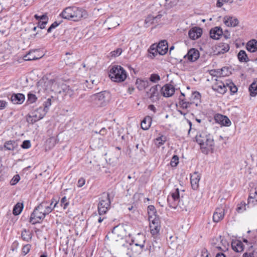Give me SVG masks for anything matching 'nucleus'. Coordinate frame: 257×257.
Listing matches in <instances>:
<instances>
[{"mask_svg": "<svg viewBox=\"0 0 257 257\" xmlns=\"http://www.w3.org/2000/svg\"><path fill=\"white\" fill-rule=\"evenodd\" d=\"M53 203V201L50 203L47 201H44L40 203L34 208L31 213L30 222L32 224L40 223L41 221L43 220L47 215L52 211L58 203L56 202L52 207Z\"/></svg>", "mask_w": 257, "mask_h": 257, "instance_id": "nucleus-1", "label": "nucleus"}, {"mask_svg": "<svg viewBox=\"0 0 257 257\" xmlns=\"http://www.w3.org/2000/svg\"><path fill=\"white\" fill-rule=\"evenodd\" d=\"M59 16L64 19L77 22L83 18H86L87 13L82 8L72 6L64 9Z\"/></svg>", "mask_w": 257, "mask_h": 257, "instance_id": "nucleus-2", "label": "nucleus"}, {"mask_svg": "<svg viewBox=\"0 0 257 257\" xmlns=\"http://www.w3.org/2000/svg\"><path fill=\"white\" fill-rule=\"evenodd\" d=\"M196 142L200 145L202 152L207 153L209 150L213 149L214 145L212 136L206 132L202 131L196 136Z\"/></svg>", "mask_w": 257, "mask_h": 257, "instance_id": "nucleus-3", "label": "nucleus"}, {"mask_svg": "<svg viewBox=\"0 0 257 257\" xmlns=\"http://www.w3.org/2000/svg\"><path fill=\"white\" fill-rule=\"evenodd\" d=\"M167 202L170 207L174 209H186V205L184 204L182 198L180 196L179 189H175L168 196Z\"/></svg>", "mask_w": 257, "mask_h": 257, "instance_id": "nucleus-4", "label": "nucleus"}, {"mask_svg": "<svg viewBox=\"0 0 257 257\" xmlns=\"http://www.w3.org/2000/svg\"><path fill=\"white\" fill-rule=\"evenodd\" d=\"M109 76L112 81L121 82L125 80L127 74L125 70L121 66L114 65L109 70Z\"/></svg>", "mask_w": 257, "mask_h": 257, "instance_id": "nucleus-5", "label": "nucleus"}, {"mask_svg": "<svg viewBox=\"0 0 257 257\" xmlns=\"http://www.w3.org/2000/svg\"><path fill=\"white\" fill-rule=\"evenodd\" d=\"M126 235L125 229L122 225H118L113 227L112 231L108 233L106 237L112 241H118L123 239Z\"/></svg>", "mask_w": 257, "mask_h": 257, "instance_id": "nucleus-6", "label": "nucleus"}, {"mask_svg": "<svg viewBox=\"0 0 257 257\" xmlns=\"http://www.w3.org/2000/svg\"><path fill=\"white\" fill-rule=\"evenodd\" d=\"M110 204V194L103 193L98 205V210L100 216L105 214L108 211Z\"/></svg>", "mask_w": 257, "mask_h": 257, "instance_id": "nucleus-7", "label": "nucleus"}, {"mask_svg": "<svg viewBox=\"0 0 257 257\" xmlns=\"http://www.w3.org/2000/svg\"><path fill=\"white\" fill-rule=\"evenodd\" d=\"M109 95L106 91H102L91 95L89 100L98 106H102L106 103V97Z\"/></svg>", "mask_w": 257, "mask_h": 257, "instance_id": "nucleus-8", "label": "nucleus"}, {"mask_svg": "<svg viewBox=\"0 0 257 257\" xmlns=\"http://www.w3.org/2000/svg\"><path fill=\"white\" fill-rule=\"evenodd\" d=\"M160 91H161L160 85L157 84L154 85L146 92V96L152 102H157L160 99Z\"/></svg>", "mask_w": 257, "mask_h": 257, "instance_id": "nucleus-9", "label": "nucleus"}, {"mask_svg": "<svg viewBox=\"0 0 257 257\" xmlns=\"http://www.w3.org/2000/svg\"><path fill=\"white\" fill-rule=\"evenodd\" d=\"M122 246L127 248L126 254L129 257H134L140 254L144 248L136 246V244L130 242L126 244H123Z\"/></svg>", "mask_w": 257, "mask_h": 257, "instance_id": "nucleus-10", "label": "nucleus"}, {"mask_svg": "<svg viewBox=\"0 0 257 257\" xmlns=\"http://www.w3.org/2000/svg\"><path fill=\"white\" fill-rule=\"evenodd\" d=\"M150 222V228L151 233L154 235L157 234L160 231L161 226L159 218L153 219L151 217V220H149Z\"/></svg>", "mask_w": 257, "mask_h": 257, "instance_id": "nucleus-11", "label": "nucleus"}, {"mask_svg": "<svg viewBox=\"0 0 257 257\" xmlns=\"http://www.w3.org/2000/svg\"><path fill=\"white\" fill-rule=\"evenodd\" d=\"M175 88L171 84H166L164 86H161V92L162 94L166 97H169L173 95Z\"/></svg>", "mask_w": 257, "mask_h": 257, "instance_id": "nucleus-12", "label": "nucleus"}, {"mask_svg": "<svg viewBox=\"0 0 257 257\" xmlns=\"http://www.w3.org/2000/svg\"><path fill=\"white\" fill-rule=\"evenodd\" d=\"M146 240V236L144 234L138 233L134 238L132 239L131 242L136 244V246L144 248Z\"/></svg>", "mask_w": 257, "mask_h": 257, "instance_id": "nucleus-13", "label": "nucleus"}, {"mask_svg": "<svg viewBox=\"0 0 257 257\" xmlns=\"http://www.w3.org/2000/svg\"><path fill=\"white\" fill-rule=\"evenodd\" d=\"M37 111L38 109L32 113V115L29 116V118H27L28 122L34 123L38 120L43 118L46 114L45 112L42 111Z\"/></svg>", "mask_w": 257, "mask_h": 257, "instance_id": "nucleus-14", "label": "nucleus"}, {"mask_svg": "<svg viewBox=\"0 0 257 257\" xmlns=\"http://www.w3.org/2000/svg\"><path fill=\"white\" fill-rule=\"evenodd\" d=\"M200 54L199 51L194 48L189 50L184 58H187L188 61L190 62H195L199 57Z\"/></svg>", "mask_w": 257, "mask_h": 257, "instance_id": "nucleus-15", "label": "nucleus"}, {"mask_svg": "<svg viewBox=\"0 0 257 257\" xmlns=\"http://www.w3.org/2000/svg\"><path fill=\"white\" fill-rule=\"evenodd\" d=\"M225 209L223 207H218L216 209L213 215V220L215 222H218L222 220L224 216Z\"/></svg>", "mask_w": 257, "mask_h": 257, "instance_id": "nucleus-16", "label": "nucleus"}, {"mask_svg": "<svg viewBox=\"0 0 257 257\" xmlns=\"http://www.w3.org/2000/svg\"><path fill=\"white\" fill-rule=\"evenodd\" d=\"M216 121L224 126H229L231 124V121L229 118L222 114H217L214 116Z\"/></svg>", "mask_w": 257, "mask_h": 257, "instance_id": "nucleus-17", "label": "nucleus"}, {"mask_svg": "<svg viewBox=\"0 0 257 257\" xmlns=\"http://www.w3.org/2000/svg\"><path fill=\"white\" fill-rule=\"evenodd\" d=\"M202 30L199 27H194L189 31L188 35L190 39L196 40L201 37Z\"/></svg>", "mask_w": 257, "mask_h": 257, "instance_id": "nucleus-18", "label": "nucleus"}, {"mask_svg": "<svg viewBox=\"0 0 257 257\" xmlns=\"http://www.w3.org/2000/svg\"><path fill=\"white\" fill-rule=\"evenodd\" d=\"M200 178V174L197 172H194L191 175L190 182L191 186L194 190H196L198 188Z\"/></svg>", "mask_w": 257, "mask_h": 257, "instance_id": "nucleus-19", "label": "nucleus"}, {"mask_svg": "<svg viewBox=\"0 0 257 257\" xmlns=\"http://www.w3.org/2000/svg\"><path fill=\"white\" fill-rule=\"evenodd\" d=\"M25 99V95L22 93H16L12 95L10 100L15 104H21Z\"/></svg>", "mask_w": 257, "mask_h": 257, "instance_id": "nucleus-20", "label": "nucleus"}, {"mask_svg": "<svg viewBox=\"0 0 257 257\" xmlns=\"http://www.w3.org/2000/svg\"><path fill=\"white\" fill-rule=\"evenodd\" d=\"M150 81L147 79L138 78L136 80V84L137 87L139 90H143L147 88L150 85Z\"/></svg>", "mask_w": 257, "mask_h": 257, "instance_id": "nucleus-21", "label": "nucleus"}, {"mask_svg": "<svg viewBox=\"0 0 257 257\" xmlns=\"http://www.w3.org/2000/svg\"><path fill=\"white\" fill-rule=\"evenodd\" d=\"M222 35L223 31L219 27H215L210 31V37L214 40H218Z\"/></svg>", "mask_w": 257, "mask_h": 257, "instance_id": "nucleus-22", "label": "nucleus"}, {"mask_svg": "<svg viewBox=\"0 0 257 257\" xmlns=\"http://www.w3.org/2000/svg\"><path fill=\"white\" fill-rule=\"evenodd\" d=\"M159 51V55H165L168 51V43L166 40H162L160 41L158 45H156Z\"/></svg>", "mask_w": 257, "mask_h": 257, "instance_id": "nucleus-23", "label": "nucleus"}, {"mask_svg": "<svg viewBox=\"0 0 257 257\" xmlns=\"http://www.w3.org/2000/svg\"><path fill=\"white\" fill-rule=\"evenodd\" d=\"M224 23L228 27H235L238 24V20L235 17L226 16L224 18Z\"/></svg>", "mask_w": 257, "mask_h": 257, "instance_id": "nucleus-24", "label": "nucleus"}, {"mask_svg": "<svg viewBox=\"0 0 257 257\" xmlns=\"http://www.w3.org/2000/svg\"><path fill=\"white\" fill-rule=\"evenodd\" d=\"M159 54V49L156 44H152L148 50V57L151 59H153Z\"/></svg>", "mask_w": 257, "mask_h": 257, "instance_id": "nucleus-25", "label": "nucleus"}, {"mask_svg": "<svg viewBox=\"0 0 257 257\" xmlns=\"http://www.w3.org/2000/svg\"><path fill=\"white\" fill-rule=\"evenodd\" d=\"M216 51H214L216 54H223L227 52L229 50V46L228 44L225 43H220L218 45L215 46Z\"/></svg>", "mask_w": 257, "mask_h": 257, "instance_id": "nucleus-26", "label": "nucleus"}, {"mask_svg": "<svg viewBox=\"0 0 257 257\" xmlns=\"http://www.w3.org/2000/svg\"><path fill=\"white\" fill-rule=\"evenodd\" d=\"M226 86V84L221 82H218L213 86V89L221 94H224L227 90Z\"/></svg>", "mask_w": 257, "mask_h": 257, "instance_id": "nucleus-27", "label": "nucleus"}, {"mask_svg": "<svg viewBox=\"0 0 257 257\" xmlns=\"http://www.w3.org/2000/svg\"><path fill=\"white\" fill-rule=\"evenodd\" d=\"M246 48L250 52H257V41L251 40L248 41L246 44Z\"/></svg>", "mask_w": 257, "mask_h": 257, "instance_id": "nucleus-28", "label": "nucleus"}, {"mask_svg": "<svg viewBox=\"0 0 257 257\" xmlns=\"http://www.w3.org/2000/svg\"><path fill=\"white\" fill-rule=\"evenodd\" d=\"M152 118L150 116H146L141 122V127L144 130H148L151 126Z\"/></svg>", "mask_w": 257, "mask_h": 257, "instance_id": "nucleus-29", "label": "nucleus"}, {"mask_svg": "<svg viewBox=\"0 0 257 257\" xmlns=\"http://www.w3.org/2000/svg\"><path fill=\"white\" fill-rule=\"evenodd\" d=\"M148 213L149 215V220H151V217L153 219L159 218L157 215V211L154 205H149L148 207Z\"/></svg>", "mask_w": 257, "mask_h": 257, "instance_id": "nucleus-30", "label": "nucleus"}, {"mask_svg": "<svg viewBox=\"0 0 257 257\" xmlns=\"http://www.w3.org/2000/svg\"><path fill=\"white\" fill-rule=\"evenodd\" d=\"M17 144L15 141H9L5 142L4 148L7 150L14 151L17 147Z\"/></svg>", "mask_w": 257, "mask_h": 257, "instance_id": "nucleus-31", "label": "nucleus"}, {"mask_svg": "<svg viewBox=\"0 0 257 257\" xmlns=\"http://www.w3.org/2000/svg\"><path fill=\"white\" fill-rule=\"evenodd\" d=\"M249 91L251 96H255L257 94V80H254L249 86Z\"/></svg>", "mask_w": 257, "mask_h": 257, "instance_id": "nucleus-32", "label": "nucleus"}, {"mask_svg": "<svg viewBox=\"0 0 257 257\" xmlns=\"http://www.w3.org/2000/svg\"><path fill=\"white\" fill-rule=\"evenodd\" d=\"M237 57L240 62H246L248 61V58L244 50H240L237 54Z\"/></svg>", "mask_w": 257, "mask_h": 257, "instance_id": "nucleus-33", "label": "nucleus"}, {"mask_svg": "<svg viewBox=\"0 0 257 257\" xmlns=\"http://www.w3.org/2000/svg\"><path fill=\"white\" fill-rule=\"evenodd\" d=\"M51 105V98H48L46 101L44 103V107H39L38 109V111H42L44 112H45L46 113L49 109V107Z\"/></svg>", "mask_w": 257, "mask_h": 257, "instance_id": "nucleus-34", "label": "nucleus"}, {"mask_svg": "<svg viewBox=\"0 0 257 257\" xmlns=\"http://www.w3.org/2000/svg\"><path fill=\"white\" fill-rule=\"evenodd\" d=\"M23 204L21 203H17L14 206L13 213L15 215L20 214L22 211L23 208Z\"/></svg>", "mask_w": 257, "mask_h": 257, "instance_id": "nucleus-35", "label": "nucleus"}, {"mask_svg": "<svg viewBox=\"0 0 257 257\" xmlns=\"http://www.w3.org/2000/svg\"><path fill=\"white\" fill-rule=\"evenodd\" d=\"M232 247L234 251L237 252H241L243 250L242 243L240 241L232 243Z\"/></svg>", "mask_w": 257, "mask_h": 257, "instance_id": "nucleus-36", "label": "nucleus"}, {"mask_svg": "<svg viewBox=\"0 0 257 257\" xmlns=\"http://www.w3.org/2000/svg\"><path fill=\"white\" fill-rule=\"evenodd\" d=\"M21 236L24 240L27 241L30 240L32 238L31 233L29 230H27L26 229H23L22 231Z\"/></svg>", "mask_w": 257, "mask_h": 257, "instance_id": "nucleus-37", "label": "nucleus"}, {"mask_svg": "<svg viewBox=\"0 0 257 257\" xmlns=\"http://www.w3.org/2000/svg\"><path fill=\"white\" fill-rule=\"evenodd\" d=\"M167 141L166 137L162 135L161 136L156 138L155 140V144L158 147H160L163 145Z\"/></svg>", "mask_w": 257, "mask_h": 257, "instance_id": "nucleus-38", "label": "nucleus"}, {"mask_svg": "<svg viewBox=\"0 0 257 257\" xmlns=\"http://www.w3.org/2000/svg\"><path fill=\"white\" fill-rule=\"evenodd\" d=\"M66 55H69L64 59L65 64L67 65H71L75 63V59L73 56H72L70 53H67Z\"/></svg>", "mask_w": 257, "mask_h": 257, "instance_id": "nucleus-39", "label": "nucleus"}, {"mask_svg": "<svg viewBox=\"0 0 257 257\" xmlns=\"http://www.w3.org/2000/svg\"><path fill=\"white\" fill-rule=\"evenodd\" d=\"M257 203V191L254 192V197H252L250 194L248 198V204L252 206L255 205Z\"/></svg>", "mask_w": 257, "mask_h": 257, "instance_id": "nucleus-40", "label": "nucleus"}, {"mask_svg": "<svg viewBox=\"0 0 257 257\" xmlns=\"http://www.w3.org/2000/svg\"><path fill=\"white\" fill-rule=\"evenodd\" d=\"M248 204H246L245 202L242 201L240 203L238 204L237 205V207L236 208V210L238 213H242L245 210H246V206Z\"/></svg>", "mask_w": 257, "mask_h": 257, "instance_id": "nucleus-41", "label": "nucleus"}, {"mask_svg": "<svg viewBox=\"0 0 257 257\" xmlns=\"http://www.w3.org/2000/svg\"><path fill=\"white\" fill-rule=\"evenodd\" d=\"M226 86L229 88L231 93L234 94L237 92V88L232 82L226 83Z\"/></svg>", "mask_w": 257, "mask_h": 257, "instance_id": "nucleus-42", "label": "nucleus"}, {"mask_svg": "<svg viewBox=\"0 0 257 257\" xmlns=\"http://www.w3.org/2000/svg\"><path fill=\"white\" fill-rule=\"evenodd\" d=\"M37 59L38 58L34 56L32 52H30L24 56V60L25 61H32L37 60Z\"/></svg>", "mask_w": 257, "mask_h": 257, "instance_id": "nucleus-43", "label": "nucleus"}, {"mask_svg": "<svg viewBox=\"0 0 257 257\" xmlns=\"http://www.w3.org/2000/svg\"><path fill=\"white\" fill-rule=\"evenodd\" d=\"M160 80V77L157 74H152L150 77V81L154 83H156Z\"/></svg>", "mask_w": 257, "mask_h": 257, "instance_id": "nucleus-44", "label": "nucleus"}, {"mask_svg": "<svg viewBox=\"0 0 257 257\" xmlns=\"http://www.w3.org/2000/svg\"><path fill=\"white\" fill-rule=\"evenodd\" d=\"M179 163V157L177 155H174L171 160V165L172 167H176Z\"/></svg>", "mask_w": 257, "mask_h": 257, "instance_id": "nucleus-45", "label": "nucleus"}, {"mask_svg": "<svg viewBox=\"0 0 257 257\" xmlns=\"http://www.w3.org/2000/svg\"><path fill=\"white\" fill-rule=\"evenodd\" d=\"M62 21L59 22H57V21L54 22L47 29V33H50L51 32L52 30L55 28H56L57 26H58L61 23Z\"/></svg>", "mask_w": 257, "mask_h": 257, "instance_id": "nucleus-46", "label": "nucleus"}, {"mask_svg": "<svg viewBox=\"0 0 257 257\" xmlns=\"http://www.w3.org/2000/svg\"><path fill=\"white\" fill-rule=\"evenodd\" d=\"M34 18L36 20H39V21H46V20H49L48 17L47 15V14H43L41 16H39L37 14H36L34 15Z\"/></svg>", "mask_w": 257, "mask_h": 257, "instance_id": "nucleus-47", "label": "nucleus"}, {"mask_svg": "<svg viewBox=\"0 0 257 257\" xmlns=\"http://www.w3.org/2000/svg\"><path fill=\"white\" fill-rule=\"evenodd\" d=\"M60 204L62 206H63V208L66 209L68 205H69V202L67 201V198L66 196L63 197L60 202Z\"/></svg>", "mask_w": 257, "mask_h": 257, "instance_id": "nucleus-48", "label": "nucleus"}, {"mask_svg": "<svg viewBox=\"0 0 257 257\" xmlns=\"http://www.w3.org/2000/svg\"><path fill=\"white\" fill-rule=\"evenodd\" d=\"M48 22V20L46 21H39L37 24V27L41 29H43L45 28L46 25Z\"/></svg>", "mask_w": 257, "mask_h": 257, "instance_id": "nucleus-49", "label": "nucleus"}, {"mask_svg": "<svg viewBox=\"0 0 257 257\" xmlns=\"http://www.w3.org/2000/svg\"><path fill=\"white\" fill-rule=\"evenodd\" d=\"M20 177L19 175H15L11 180L10 183L12 185H16L20 180Z\"/></svg>", "mask_w": 257, "mask_h": 257, "instance_id": "nucleus-50", "label": "nucleus"}, {"mask_svg": "<svg viewBox=\"0 0 257 257\" xmlns=\"http://www.w3.org/2000/svg\"><path fill=\"white\" fill-rule=\"evenodd\" d=\"M37 100L36 95L32 93H29L28 95V101L30 103H33Z\"/></svg>", "mask_w": 257, "mask_h": 257, "instance_id": "nucleus-51", "label": "nucleus"}, {"mask_svg": "<svg viewBox=\"0 0 257 257\" xmlns=\"http://www.w3.org/2000/svg\"><path fill=\"white\" fill-rule=\"evenodd\" d=\"M154 17L152 15H149L145 20V24L146 25H147L148 24H151L154 23Z\"/></svg>", "mask_w": 257, "mask_h": 257, "instance_id": "nucleus-52", "label": "nucleus"}, {"mask_svg": "<svg viewBox=\"0 0 257 257\" xmlns=\"http://www.w3.org/2000/svg\"><path fill=\"white\" fill-rule=\"evenodd\" d=\"M227 71L228 68L226 67H223L219 71L220 75L222 77H225L226 76L228 75V73Z\"/></svg>", "mask_w": 257, "mask_h": 257, "instance_id": "nucleus-53", "label": "nucleus"}, {"mask_svg": "<svg viewBox=\"0 0 257 257\" xmlns=\"http://www.w3.org/2000/svg\"><path fill=\"white\" fill-rule=\"evenodd\" d=\"M192 103L193 102L187 101L179 103V104L182 108L186 109L188 107H190V105H191Z\"/></svg>", "mask_w": 257, "mask_h": 257, "instance_id": "nucleus-54", "label": "nucleus"}, {"mask_svg": "<svg viewBox=\"0 0 257 257\" xmlns=\"http://www.w3.org/2000/svg\"><path fill=\"white\" fill-rule=\"evenodd\" d=\"M31 147V143L29 140L24 141L21 147L23 149H28Z\"/></svg>", "mask_w": 257, "mask_h": 257, "instance_id": "nucleus-55", "label": "nucleus"}, {"mask_svg": "<svg viewBox=\"0 0 257 257\" xmlns=\"http://www.w3.org/2000/svg\"><path fill=\"white\" fill-rule=\"evenodd\" d=\"M31 249V245L30 244H26L22 248V252L24 255L27 254Z\"/></svg>", "mask_w": 257, "mask_h": 257, "instance_id": "nucleus-56", "label": "nucleus"}, {"mask_svg": "<svg viewBox=\"0 0 257 257\" xmlns=\"http://www.w3.org/2000/svg\"><path fill=\"white\" fill-rule=\"evenodd\" d=\"M64 90L66 95H68L70 97H72L73 96V91L69 87V86L66 87Z\"/></svg>", "mask_w": 257, "mask_h": 257, "instance_id": "nucleus-57", "label": "nucleus"}, {"mask_svg": "<svg viewBox=\"0 0 257 257\" xmlns=\"http://www.w3.org/2000/svg\"><path fill=\"white\" fill-rule=\"evenodd\" d=\"M83 87H86L87 89H92L93 88V84L90 82V79L85 81L83 84Z\"/></svg>", "mask_w": 257, "mask_h": 257, "instance_id": "nucleus-58", "label": "nucleus"}, {"mask_svg": "<svg viewBox=\"0 0 257 257\" xmlns=\"http://www.w3.org/2000/svg\"><path fill=\"white\" fill-rule=\"evenodd\" d=\"M122 53V50L121 49H117L116 50H114L111 52L112 56L114 57L119 56Z\"/></svg>", "mask_w": 257, "mask_h": 257, "instance_id": "nucleus-59", "label": "nucleus"}, {"mask_svg": "<svg viewBox=\"0 0 257 257\" xmlns=\"http://www.w3.org/2000/svg\"><path fill=\"white\" fill-rule=\"evenodd\" d=\"M18 246L19 243L17 241H14L11 245V250L13 251L16 250L18 247Z\"/></svg>", "mask_w": 257, "mask_h": 257, "instance_id": "nucleus-60", "label": "nucleus"}, {"mask_svg": "<svg viewBox=\"0 0 257 257\" xmlns=\"http://www.w3.org/2000/svg\"><path fill=\"white\" fill-rule=\"evenodd\" d=\"M85 183V180L83 178H80L78 181L77 186L79 187H82Z\"/></svg>", "mask_w": 257, "mask_h": 257, "instance_id": "nucleus-61", "label": "nucleus"}, {"mask_svg": "<svg viewBox=\"0 0 257 257\" xmlns=\"http://www.w3.org/2000/svg\"><path fill=\"white\" fill-rule=\"evenodd\" d=\"M7 105V102L5 100H0V110L4 109Z\"/></svg>", "mask_w": 257, "mask_h": 257, "instance_id": "nucleus-62", "label": "nucleus"}, {"mask_svg": "<svg viewBox=\"0 0 257 257\" xmlns=\"http://www.w3.org/2000/svg\"><path fill=\"white\" fill-rule=\"evenodd\" d=\"M193 96H194V98L197 99H199L200 98V95L198 92H194L193 93Z\"/></svg>", "mask_w": 257, "mask_h": 257, "instance_id": "nucleus-63", "label": "nucleus"}, {"mask_svg": "<svg viewBox=\"0 0 257 257\" xmlns=\"http://www.w3.org/2000/svg\"><path fill=\"white\" fill-rule=\"evenodd\" d=\"M243 257H255L254 255V253L252 252L251 253H245L243 254Z\"/></svg>", "mask_w": 257, "mask_h": 257, "instance_id": "nucleus-64", "label": "nucleus"}]
</instances>
